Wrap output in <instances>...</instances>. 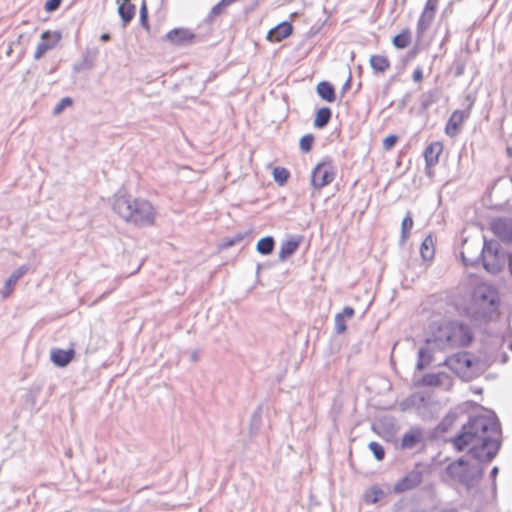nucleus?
Returning <instances> with one entry per match:
<instances>
[{
	"label": "nucleus",
	"mask_w": 512,
	"mask_h": 512,
	"mask_svg": "<svg viewBox=\"0 0 512 512\" xmlns=\"http://www.w3.org/2000/svg\"><path fill=\"white\" fill-rule=\"evenodd\" d=\"M499 435L500 424L495 415L471 417L454 439V446L459 451L471 446L469 454L479 463L468 464L460 458L448 465L447 473L468 488L476 485L483 474L480 463L490 462L499 450Z\"/></svg>",
	"instance_id": "1"
},
{
	"label": "nucleus",
	"mask_w": 512,
	"mask_h": 512,
	"mask_svg": "<svg viewBox=\"0 0 512 512\" xmlns=\"http://www.w3.org/2000/svg\"><path fill=\"white\" fill-rule=\"evenodd\" d=\"M113 210L125 221L137 226H150L155 220L152 204L144 199H132L126 195H116L113 200Z\"/></svg>",
	"instance_id": "2"
},
{
	"label": "nucleus",
	"mask_w": 512,
	"mask_h": 512,
	"mask_svg": "<svg viewBox=\"0 0 512 512\" xmlns=\"http://www.w3.org/2000/svg\"><path fill=\"white\" fill-rule=\"evenodd\" d=\"M499 298L497 291L486 283H479L473 289L470 309L480 318H488L497 310Z\"/></svg>",
	"instance_id": "3"
},
{
	"label": "nucleus",
	"mask_w": 512,
	"mask_h": 512,
	"mask_svg": "<svg viewBox=\"0 0 512 512\" xmlns=\"http://www.w3.org/2000/svg\"><path fill=\"white\" fill-rule=\"evenodd\" d=\"M472 341L469 328L460 323H450L441 327L434 343L439 349L464 347Z\"/></svg>",
	"instance_id": "4"
},
{
	"label": "nucleus",
	"mask_w": 512,
	"mask_h": 512,
	"mask_svg": "<svg viewBox=\"0 0 512 512\" xmlns=\"http://www.w3.org/2000/svg\"><path fill=\"white\" fill-rule=\"evenodd\" d=\"M483 267L492 274L498 273L505 264V255L500 252V245L497 241H484L481 252Z\"/></svg>",
	"instance_id": "5"
},
{
	"label": "nucleus",
	"mask_w": 512,
	"mask_h": 512,
	"mask_svg": "<svg viewBox=\"0 0 512 512\" xmlns=\"http://www.w3.org/2000/svg\"><path fill=\"white\" fill-rule=\"evenodd\" d=\"M336 176V167L331 160L318 163L312 171L311 184L320 190L333 182Z\"/></svg>",
	"instance_id": "6"
},
{
	"label": "nucleus",
	"mask_w": 512,
	"mask_h": 512,
	"mask_svg": "<svg viewBox=\"0 0 512 512\" xmlns=\"http://www.w3.org/2000/svg\"><path fill=\"white\" fill-rule=\"evenodd\" d=\"M423 477L424 470L420 464H417L394 484L393 491L396 494H401L416 489L422 483Z\"/></svg>",
	"instance_id": "7"
},
{
	"label": "nucleus",
	"mask_w": 512,
	"mask_h": 512,
	"mask_svg": "<svg viewBox=\"0 0 512 512\" xmlns=\"http://www.w3.org/2000/svg\"><path fill=\"white\" fill-rule=\"evenodd\" d=\"M453 381V377L444 371L425 374L421 379V383L424 386L439 387L446 391L452 388Z\"/></svg>",
	"instance_id": "8"
},
{
	"label": "nucleus",
	"mask_w": 512,
	"mask_h": 512,
	"mask_svg": "<svg viewBox=\"0 0 512 512\" xmlns=\"http://www.w3.org/2000/svg\"><path fill=\"white\" fill-rule=\"evenodd\" d=\"M445 365L456 375H461L472 366V360L468 353L459 352L446 358Z\"/></svg>",
	"instance_id": "9"
},
{
	"label": "nucleus",
	"mask_w": 512,
	"mask_h": 512,
	"mask_svg": "<svg viewBox=\"0 0 512 512\" xmlns=\"http://www.w3.org/2000/svg\"><path fill=\"white\" fill-rule=\"evenodd\" d=\"M60 39L61 34L59 32L45 31L42 33L41 41L38 43L34 53V58L36 60L42 58L46 52L53 49L57 45Z\"/></svg>",
	"instance_id": "10"
},
{
	"label": "nucleus",
	"mask_w": 512,
	"mask_h": 512,
	"mask_svg": "<svg viewBox=\"0 0 512 512\" xmlns=\"http://www.w3.org/2000/svg\"><path fill=\"white\" fill-rule=\"evenodd\" d=\"M493 233L504 242H512V222L506 219H497L491 223Z\"/></svg>",
	"instance_id": "11"
},
{
	"label": "nucleus",
	"mask_w": 512,
	"mask_h": 512,
	"mask_svg": "<svg viewBox=\"0 0 512 512\" xmlns=\"http://www.w3.org/2000/svg\"><path fill=\"white\" fill-rule=\"evenodd\" d=\"M469 113L468 111L464 110H455L445 127V132L448 136L454 137L458 134L461 125L463 124L464 120L468 117Z\"/></svg>",
	"instance_id": "12"
},
{
	"label": "nucleus",
	"mask_w": 512,
	"mask_h": 512,
	"mask_svg": "<svg viewBox=\"0 0 512 512\" xmlns=\"http://www.w3.org/2000/svg\"><path fill=\"white\" fill-rule=\"evenodd\" d=\"M443 151V145L440 142H432L424 150L426 162V173L430 174V168L439 162V156Z\"/></svg>",
	"instance_id": "13"
},
{
	"label": "nucleus",
	"mask_w": 512,
	"mask_h": 512,
	"mask_svg": "<svg viewBox=\"0 0 512 512\" xmlns=\"http://www.w3.org/2000/svg\"><path fill=\"white\" fill-rule=\"evenodd\" d=\"M195 35L185 28H176L166 34V39L175 45H185L194 39Z\"/></svg>",
	"instance_id": "14"
},
{
	"label": "nucleus",
	"mask_w": 512,
	"mask_h": 512,
	"mask_svg": "<svg viewBox=\"0 0 512 512\" xmlns=\"http://www.w3.org/2000/svg\"><path fill=\"white\" fill-rule=\"evenodd\" d=\"M293 30L289 22H282L268 32L267 39L271 42H280L291 35Z\"/></svg>",
	"instance_id": "15"
},
{
	"label": "nucleus",
	"mask_w": 512,
	"mask_h": 512,
	"mask_svg": "<svg viewBox=\"0 0 512 512\" xmlns=\"http://www.w3.org/2000/svg\"><path fill=\"white\" fill-rule=\"evenodd\" d=\"M28 266L27 265H22L20 266L18 269H16L10 276L9 278L6 280L5 282V286H4V289L2 291V295L4 298H7L11 292L13 291L14 289V286L16 285V283L18 282V280L24 275L27 273L28 271Z\"/></svg>",
	"instance_id": "16"
},
{
	"label": "nucleus",
	"mask_w": 512,
	"mask_h": 512,
	"mask_svg": "<svg viewBox=\"0 0 512 512\" xmlns=\"http://www.w3.org/2000/svg\"><path fill=\"white\" fill-rule=\"evenodd\" d=\"M74 356V350L68 349H52L51 350V361L58 367H65L68 365Z\"/></svg>",
	"instance_id": "17"
},
{
	"label": "nucleus",
	"mask_w": 512,
	"mask_h": 512,
	"mask_svg": "<svg viewBox=\"0 0 512 512\" xmlns=\"http://www.w3.org/2000/svg\"><path fill=\"white\" fill-rule=\"evenodd\" d=\"M423 433L419 428H412L407 433H405L401 439V447L403 449H412L419 442L422 441Z\"/></svg>",
	"instance_id": "18"
},
{
	"label": "nucleus",
	"mask_w": 512,
	"mask_h": 512,
	"mask_svg": "<svg viewBox=\"0 0 512 512\" xmlns=\"http://www.w3.org/2000/svg\"><path fill=\"white\" fill-rule=\"evenodd\" d=\"M431 346L437 347L434 340H427V345L418 350L417 369L422 370L432 362Z\"/></svg>",
	"instance_id": "19"
},
{
	"label": "nucleus",
	"mask_w": 512,
	"mask_h": 512,
	"mask_svg": "<svg viewBox=\"0 0 512 512\" xmlns=\"http://www.w3.org/2000/svg\"><path fill=\"white\" fill-rule=\"evenodd\" d=\"M435 18V13L423 10L416 26V34L418 38H422L424 33L430 28Z\"/></svg>",
	"instance_id": "20"
},
{
	"label": "nucleus",
	"mask_w": 512,
	"mask_h": 512,
	"mask_svg": "<svg viewBox=\"0 0 512 512\" xmlns=\"http://www.w3.org/2000/svg\"><path fill=\"white\" fill-rule=\"evenodd\" d=\"M425 402L426 398L424 395L413 394L400 403V408L402 411H407L409 409H416L420 411V409L425 405Z\"/></svg>",
	"instance_id": "21"
},
{
	"label": "nucleus",
	"mask_w": 512,
	"mask_h": 512,
	"mask_svg": "<svg viewBox=\"0 0 512 512\" xmlns=\"http://www.w3.org/2000/svg\"><path fill=\"white\" fill-rule=\"evenodd\" d=\"M420 254L423 260L429 261L434 258L435 246L432 235H427L420 246Z\"/></svg>",
	"instance_id": "22"
},
{
	"label": "nucleus",
	"mask_w": 512,
	"mask_h": 512,
	"mask_svg": "<svg viewBox=\"0 0 512 512\" xmlns=\"http://www.w3.org/2000/svg\"><path fill=\"white\" fill-rule=\"evenodd\" d=\"M317 93L327 102H334L336 99L334 87L326 81H322L317 85Z\"/></svg>",
	"instance_id": "23"
},
{
	"label": "nucleus",
	"mask_w": 512,
	"mask_h": 512,
	"mask_svg": "<svg viewBox=\"0 0 512 512\" xmlns=\"http://www.w3.org/2000/svg\"><path fill=\"white\" fill-rule=\"evenodd\" d=\"M299 244H300L299 241L294 240V239L282 242L280 251H279V260L284 261L289 256L294 254L296 252V250L298 249Z\"/></svg>",
	"instance_id": "24"
},
{
	"label": "nucleus",
	"mask_w": 512,
	"mask_h": 512,
	"mask_svg": "<svg viewBox=\"0 0 512 512\" xmlns=\"http://www.w3.org/2000/svg\"><path fill=\"white\" fill-rule=\"evenodd\" d=\"M118 13L124 25H126L133 19L135 15V5L130 3L128 0H124V2L118 8Z\"/></svg>",
	"instance_id": "25"
},
{
	"label": "nucleus",
	"mask_w": 512,
	"mask_h": 512,
	"mask_svg": "<svg viewBox=\"0 0 512 512\" xmlns=\"http://www.w3.org/2000/svg\"><path fill=\"white\" fill-rule=\"evenodd\" d=\"M370 65L375 72L383 73L390 67V62L388 58L383 55H372Z\"/></svg>",
	"instance_id": "26"
},
{
	"label": "nucleus",
	"mask_w": 512,
	"mask_h": 512,
	"mask_svg": "<svg viewBox=\"0 0 512 512\" xmlns=\"http://www.w3.org/2000/svg\"><path fill=\"white\" fill-rule=\"evenodd\" d=\"M332 116L331 109L328 107H322L317 111L315 120H314V126L316 128H323L325 127Z\"/></svg>",
	"instance_id": "27"
},
{
	"label": "nucleus",
	"mask_w": 512,
	"mask_h": 512,
	"mask_svg": "<svg viewBox=\"0 0 512 512\" xmlns=\"http://www.w3.org/2000/svg\"><path fill=\"white\" fill-rule=\"evenodd\" d=\"M275 247V241L274 238L271 236H267L264 238H261L256 245V250L258 253L262 255H269L273 252Z\"/></svg>",
	"instance_id": "28"
},
{
	"label": "nucleus",
	"mask_w": 512,
	"mask_h": 512,
	"mask_svg": "<svg viewBox=\"0 0 512 512\" xmlns=\"http://www.w3.org/2000/svg\"><path fill=\"white\" fill-rule=\"evenodd\" d=\"M413 224L414 222L412 219V215L410 212H408L401 223L400 244H404L407 241Z\"/></svg>",
	"instance_id": "29"
},
{
	"label": "nucleus",
	"mask_w": 512,
	"mask_h": 512,
	"mask_svg": "<svg viewBox=\"0 0 512 512\" xmlns=\"http://www.w3.org/2000/svg\"><path fill=\"white\" fill-rule=\"evenodd\" d=\"M411 42V33L409 30H404L400 34L396 35L393 39L395 47L404 49L409 46Z\"/></svg>",
	"instance_id": "30"
},
{
	"label": "nucleus",
	"mask_w": 512,
	"mask_h": 512,
	"mask_svg": "<svg viewBox=\"0 0 512 512\" xmlns=\"http://www.w3.org/2000/svg\"><path fill=\"white\" fill-rule=\"evenodd\" d=\"M384 495V492L378 488V487H372L366 494H365V501L367 503L374 504L378 502Z\"/></svg>",
	"instance_id": "31"
},
{
	"label": "nucleus",
	"mask_w": 512,
	"mask_h": 512,
	"mask_svg": "<svg viewBox=\"0 0 512 512\" xmlns=\"http://www.w3.org/2000/svg\"><path fill=\"white\" fill-rule=\"evenodd\" d=\"M273 177L277 183L283 185L288 180L289 172L283 167H275L273 169Z\"/></svg>",
	"instance_id": "32"
},
{
	"label": "nucleus",
	"mask_w": 512,
	"mask_h": 512,
	"mask_svg": "<svg viewBox=\"0 0 512 512\" xmlns=\"http://www.w3.org/2000/svg\"><path fill=\"white\" fill-rule=\"evenodd\" d=\"M368 447L377 460L381 461L384 459L385 451L381 444H379L378 442L372 441L369 443Z\"/></svg>",
	"instance_id": "33"
},
{
	"label": "nucleus",
	"mask_w": 512,
	"mask_h": 512,
	"mask_svg": "<svg viewBox=\"0 0 512 512\" xmlns=\"http://www.w3.org/2000/svg\"><path fill=\"white\" fill-rule=\"evenodd\" d=\"M314 137L312 134H306L300 139V149L303 152H309L311 150Z\"/></svg>",
	"instance_id": "34"
},
{
	"label": "nucleus",
	"mask_w": 512,
	"mask_h": 512,
	"mask_svg": "<svg viewBox=\"0 0 512 512\" xmlns=\"http://www.w3.org/2000/svg\"><path fill=\"white\" fill-rule=\"evenodd\" d=\"M72 99L70 97H64L60 100V102L54 107L53 113L54 115L60 114L66 107L72 105Z\"/></svg>",
	"instance_id": "35"
},
{
	"label": "nucleus",
	"mask_w": 512,
	"mask_h": 512,
	"mask_svg": "<svg viewBox=\"0 0 512 512\" xmlns=\"http://www.w3.org/2000/svg\"><path fill=\"white\" fill-rule=\"evenodd\" d=\"M225 9V6L221 2L214 5L208 15V20L212 21L215 17L221 15Z\"/></svg>",
	"instance_id": "36"
},
{
	"label": "nucleus",
	"mask_w": 512,
	"mask_h": 512,
	"mask_svg": "<svg viewBox=\"0 0 512 512\" xmlns=\"http://www.w3.org/2000/svg\"><path fill=\"white\" fill-rule=\"evenodd\" d=\"M335 330L338 334H342L346 331L345 319L342 315L335 316Z\"/></svg>",
	"instance_id": "37"
},
{
	"label": "nucleus",
	"mask_w": 512,
	"mask_h": 512,
	"mask_svg": "<svg viewBox=\"0 0 512 512\" xmlns=\"http://www.w3.org/2000/svg\"><path fill=\"white\" fill-rule=\"evenodd\" d=\"M396 135H389L383 140V148L385 150H390L397 142Z\"/></svg>",
	"instance_id": "38"
},
{
	"label": "nucleus",
	"mask_w": 512,
	"mask_h": 512,
	"mask_svg": "<svg viewBox=\"0 0 512 512\" xmlns=\"http://www.w3.org/2000/svg\"><path fill=\"white\" fill-rule=\"evenodd\" d=\"M62 0H47L45 3V9L48 12L55 11L59 8Z\"/></svg>",
	"instance_id": "39"
},
{
	"label": "nucleus",
	"mask_w": 512,
	"mask_h": 512,
	"mask_svg": "<svg viewBox=\"0 0 512 512\" xmlns=\"http://www.w3.org/2000/svg\"><path fill=\"white\" fill-rule=\"evenodd\" d=\"M439 1L440 0H427L423 10L436 13Z\"/></svg>",
	"instance_id": "40"
},
{
	"label": "nucleus",
	"mask_w": 512,
	"mask_h": 512,
	"mask_svg": "<svg viewBox=\"0 0 512 512\" xmlns=\"http://www.w3.org/2000/svg\"><path fill=\"white\" fill-rule=\"evenodd\" d=\"M140 21L144 27L147 26V7H146L145 2H143L141 9H140Z\"/></svg>",
	"instance_id": "41"
},
{
	"label": "nucleus",
	"mask_w": 512,
	"mask_h": 512,
	"mask_svg": "<svg viewBox=\"0 0 512 512\" xmlns=\"http://www.w3.org/2000/svg\"><path fill=\"white\" fill-rule=\"evenodd\" d=\"M93 66H94L93 61L92 60H88V58L85 57L83 63L80 64V65H75L74 69L76 71H79V70H81L83 68L91 69V68H93Z\"/></svg>",
	"instance_id": "42"
},
{
	"label": "nucleus",
	"mask_w": 512,
	"mask_h": 512,
	"mask_svg": "<svg viewBox=\"0 0 512 512\" xmlns=\"http://www.w3.org/2000/svg\"><path fill=\"white\" fill-rule=\"evenodd\" d=\"M337 315H342V318L344 319H350L354 316V309L350 306H346L342 312L338 313Z\"/></svg>",
	"instance_id": "43"
},
{
	"label": "nucleus",
	"mask_w": 512,
	"mask_h": 512,
	"mask_svg": "<svg viewBox=\"0 0 512 512\" xmlns=\"http://www.w3.org/2000/svg\"><path fill=\"white\" fill-rule=\"evenodd\" d=\"M423 78V72L420 68H417L413 72V80L419 82Z\"/></svg>",
	"instance_id": "44"
},
{
	"label": "nucleus",
	"mask_w": 512,
	"mask_h": 512,
	"mask_svg": "<svg viewBox=\"0 0 512 512\" xmlns=\"http://www.w3.org/2000/svg\"><path fill=\"white\" fill-rule=\"evenodd\" d=\"M498 467H493L492 470H491V473H490V476L495 479V477L497 476L498 474Z\"/></svg>",
	"instance_id": "45"
},
{
	"label": "nucleus",
	"mask_w": 512,
	"mask_h": 512,
	"mask_svg": "<svg viewBox=\"0 0 512 512\" xmlns=\"http://www.w3.org/2000/svg\"><path fill=\"white\" fill-rule=\"evenodd\" d=\"M100 39L102 41H108V40H110V35L108 33H104L101 35Z\"/></svg>",
	"instance_id": "46"
},
{
	"label": "nucleus",
	"mask_w": 512,
	"mask_h": 512,
	"mask_svg": "<svg viewBox=\"0 0 512 512\" xmlns=\"http://www.w3.org/2000/svg\"><path fill=\"white\" fill-rule=\"evenodd\" d=\"M350 82H351V77H349V78H348V80L346 81V83H345V84H344V86H343V89H347V88H349V86H350Z\"/></svg>",
	"instance_id": "47"
},
{
	"label": "nucleus",
	"mask_w": 512,
	"mask_h": 512,
	"mask_svg": "<svg viewBox=\"0 0 512 512\" xmlns=\"http://www.w3.org/2000/svg\"><path fill=\"white\" fill-rule=\"evenodd\" d=\"M234 244H235V241H234V240H229V241H227V242L225 243V246L230 247V246H232V245H234Z\"/></svg>",
	"instance_id": "48"
},
{
	"label": "nucleus",
	"mask_w": 512,
	"mask_h": 512,
	"mask_svg": "<svg viewBox=\"0 0 512 512\" xmlns=\"http://www.w3.org/2000/svg\"><path fill=\"white\" fill-rule=\"evenodd\" d=\"M422 105H423V107H424V108L428 107V105H429V100L423 101V102H422Z\"/></svg>",
	"instance_id": "49"
},
{
	"label": "nucleus",
	"mask_w": 512,
	"mask_h": 512,
	"mask_svg": "<svg viewBox=\"0 0 512 512\" xmlns=\"http://www.w3.org/2000/svg\"><path fill=\"white\" fill-rule=\"evenodd\" d=\"M507 152L509 153V155H511V156H512V147H508V148H507Z\"/></svg>",
	"instance_id": "50"
},
{
	"label": "nucleus",
	"mask_w": 512,
	"mask_h": 512,
	"mask_svg": "<svg viewBox=\"0 0 512 512\" xmlns=\"http://www.w3.org/2000/svg\"><path fill=\"white\" fill-rule=\"evenodd\" d=\"M506 361H507V355H506V354H504V355H503V362H506Z\"/></svg>",
	"instance_id": "51"
},
{
	"label": "nucleus",
	"mask_w": 512,
	"mask_h": 512,
	"mask_svg": "<svg viewBox=\"0 0 512 512\" xmlns=\"http://www.w3.org/2000/svg\"><path fill=\"white\" fill-rule=\"evenodd\" d=\"M444 512H457L455 509H450V510H447V511H444Z\"/></svg>",
	"instance_id": "52"
},
{
	"label": "nucleus",
	"mask_w": 512,
	"mask_h": 512,
	"mask_svg": "<svg viewBox=\"0 0 512 512\" xmlns=\"http://www.w3.org/2000/svg\"><path fill=\"white\" fill-rule=\"evenodd\" d=\"M509 349L512 351V341L509 344Z\"/></svg>",
	"instance_id": "53"
},
{
	"label": "nucleus",
	"mask_w": 512,
	"mask_h": 512,
	"mask_svg": "<svg viewBox=\"0 0 512 512\" xmlns=\"http://www.w3.org/2000/svg\"><path fill=\"white\" fill-rule=\"evenodd\" d=\"M192 358H193V360H196L197 359L196 354H193Z\"/></svg>",
	"instance_id": "54"
},
{
	"label": "nucleus",
	"mask_w": 512,
	"mask_h": 512,
	"mask_svg": "<svg viewBox=\"0 0 512 512\" xmlns=\"http://www.w3.org/2000/svg\"><path fill=\"white\" fill-rule=\"evenodd\" d=\"M107 294H110V291H107ZM105 295H106V293H104V294L102 295V297H104Z\"/></svg>",
	"instance_id": "55"
}]
</instances>
